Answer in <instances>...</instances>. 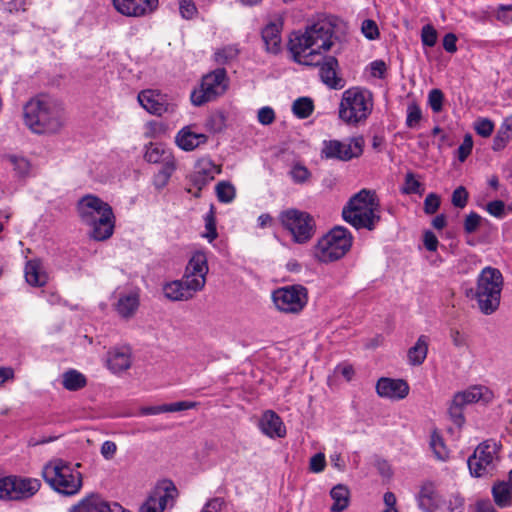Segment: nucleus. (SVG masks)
<instances>
[{"instance_id": "dca6fc26", "label": "nucleus", "mask_w": 512, "mask_h": 512, "mask_svg": "<svg viewBox=\"0 0 512 512\" xmlns=\"http://www.w3.org/2000/svg\"><path fill=\"white\" fill-rule=\"evenodd\" d=\"M177 496V488L171 481L159 484L141 505L140 512H163L167 506H172Z\"/></svg>"}, {"instance_id": "1a4fd4ad", "label": "nucleus", "mask_w": 512, "mask_h": 512, "mask_svg": "<svg viewBox=\"0 0 512 512\" xmlns=\"http://www.w3.org/2000/svg\"><path fill=\"white\" fill-rule=\"evenodd\" d=\"M499 447L496 441L486 440L475 448L467 460L471 476L480 478L494 473L499 462Z\"/></svg>"}, {"instance_id": "423d86ee", "label": "nucleus", "mask_w": 512, "mask_h": 512, "mask_svg": "<svg viewBox=\"0 0 512 512\" xmlns=\"http://www.w3.org/2000/svg\"><path fill=\"white\" fill-rule=\"evenodd\" d=\"M504 279L499 269L487 266L477 277L475 290L470 289L478 308L484 315H491L500 306Z\"/></svg>"}, {"instance_id": "393cba45", "label": "nucleus", "mask_w": 512, "mask_h": 512, "mask_svg": "<svg viewBox=\"0 0 512 512\" xmlns=\"http://www.w3.org/2000/svg\"><path fill=\"white\" fill-rule=\"evenodd\" d=\"M207 140V135L193 131L190 125L180 129L175 136L176 145L183 151H193Z\"/></svg>"}, {"instance_id": "3c124183", "label": "nucleus", "mask_w": 512, "mask_h": 512, "mask_svg": "<svg viewBox=\"0 0 512 512\" xmlns=\"http://www.w3.org/2000/svg\"><path fill=\"white\" fill-rule=\"evenodd\" d=\"M495 17L504 25H510L512 23V4L498 5Z\"/></svg>"}, {"instance_id": "c03bdc74", "label": "nucleus", "mask_w": 512, "mask_h": 512, "mask_svg": "<svg viewBox=\"0 0 512 512\" xmlns=\"http://www.w3.org/2000/svg\"><path fill=\"white\" fill-rule=\"evenodd\" d=\"M204 222L206 232L203 234V237L211 243L218 236L216 218L212 209L204 216Z\"/></svg>"}, {"instance_id": "f03ea898", "label": "nucleus", "mask_w": 512, "mask_h": 512, "mask_svg": "<svg viewBox=\"0 0 512 512\" xmlns=\"http://www.w3.org/2000/svg\"><path fill=\"white\" fill-rule=\"evenodd\" d=\"M24 120L34 133H55L63 125V108L53 97L41 94L24 106Z\"/></svg>"}, {"instance_id": "e2e57ef3", "label": "nucleus", "mask_w": 512, "mask_h": 512, "mask_svg": "<svg viewBox=\"0 0 512 512\" xmlns=\"http://www.w3.org/2000/svg\"><path fill=\"white\" fill-rule=\"evenodd\" d=\"M512 136V117L506 118L502 123L498 134L497 140L501 139L504 142H507Z\"/></svg>"}, {"instance_id": "4be33fe9", "label": "nucleus", "mask_w": 512, "mask_h": 512, "mask_svg": "<svg viewBox=\"0 0 512 512\" xmlns=\"http://www.w3.org/2000/svg\"><path fill=\"white\" fill-rule=\"evenodd\" d=\"M115 9L125 16L139 17L153 11L158 0H112Z\"/></svg>"}, {"instance_id": "79ce46f5", "label": "nucleus", "mask_w": 512, "mask_h": 512, "mask_svg": "<svg viewBox=\"0 0 512 512\" xmlns=\"http://www.w3.org/2000/svg\"><path fill=\"white\" fill-rule=\"evenodd\" d=\"M430 447L437 459L445 461L448 458V450L438 434L433 433L431 435Z\"/></svg>"}, {"instance_id": "412c9836", "label": "nucleus", "mask_w": 512, "mask_h": 512, "mask_svg": "<svg viewBox=\"0 0 512 512\" xmlns=\"http://www.w3.org/2000/svg\"><path fill=\"white\" fill-rule=\"evenodd\" d=\"M317 66H320L321 81L330 89L340 90L345 86L343 78L338 76V60L334 56H324Z\"/></svg>"}, {"instance_id": "6ab92c4d", "label": "nucleus", "mask_w": 512, "mask_h": 512, "mask_svg": "<svg viewBox=\"0 0 512 512\" xmlns=\"http://www.w3.org/2000/svg\"><path fill=\"white\" fill-rule=\"evenodd\" d=\"M220 172V167L217 166L210 158H200L195 163L194 171L189 177L191 184L198 190V192L195 193V196L198 197L200 191Z\"/></svg>"}, {"instance_id": "37998d69", "label": "nucleus", "mask_w": 512, "mask_h": 512, "mask_svg": "<svg viewBox=\"0 0 512 512\" xmlns=\"http://www.w3.org/2000/svg\"><path fill=\"white\" fill-rule=\"evenodd\" d=\"M403 194H419L421 195L424 191L422 184L415 178L412 172H408L405 175V183L402 188Z\"/></svg>"}, {"instance_id": "2eb2a0df", "label": "nucleus", "mask_w": 512, "mask_h": 512, "mask_svg": "<svg viewBox=\"0 0 512 512\" xmlns=\"http://www.w3.org/2000/svg\"><path fill=\"white\" fill-rule=\"evenodd\" d=\"M363 152V139L352 138L348 141H324L322 155L327 159L349 161L359 157Z\"/></svg>"}, {"instance_id": "69168bd1", "label": "nucleus", "mask_w": 512, "mask_h": 512, "mask_svg": "<svg viewBox=\"0 0 512 512\" xmlns=\"http://www.w3.org/2000/svg\"><path fill=\"white\" fill-rule=\"evenodd\" d=\"M448 512H463L464 511V499L456 494L451 495L447 503Z\"/></svg>"}, {"instance_id": "b1692460", "label": "nucleus", "mask_w": 512, "mask_h": 512, "mask_svg": "<svg viewBox=\"0 0 512 512\" xmlns=\"http://www.w3.org/2000/svg\"><path fill=\"white\" fill-rule=\"evenodd\" d=\"M258 427L264 435L270 438H282L286 435L282 419L272 410H267L262 414Z\"/></svg>"}, {"instance_id": "052dcab7", "label": "nucleus", "mask_w": 512, "mask_h": 512, "mask_svg": "<svg viewBox=\"0 0 512 512\" xmlns=\"http://www.w3.org/2000/svg\"><path fill=\"white\" fill-rule=\"evenodd\" d=\"M487 211L496 218H503L505 215V204L501 200H494L487 204Z\"/></svg>"}, {"instance_id": "39448f33", "label": "nucleus", "mask_w": 512, "mask_h": 512, "mask_svg": "<svg viewBox=\"0 0 512 512\" xmlns=\"http://www.w3.org/2000/svg\"><path fill=\"white\" fill-rule=\"evenodd\" d=\"M79 467V463L73 465L62 459H55L44 465L42 477L55 492L74 496L80 492L83 484Z\"/></svg>"}, {"instance_id": "aec40b11", "label": "nucleus", "mask_w": 512, "mask_h": 512, "mask_svg": "<svg viewBox=\"0 0 512 512\" xmlns=\"http://www.w3.org/2000/svg\"><path fill=\"white\" fill-rule=\"evenodd\" d=\"M376 392L382 398L401 400L408 395L409 385L402 379L383 377L377 381Z\"/></svg>"}, {"instance_id": "6e6552de", "label": "nucleus", "mask_w": 512, "mask_h": 512, "mask_svg": "<svg viewBox=\"0 0 512 512\" xmlns=\"http://www.w3.org/2000/svg\"><path fill=\"white\" fill-rule=\"evenodd\" d=\"M352 241L347 228L336 226L318 240L312 250L313 256L322 263L337 261L351 249Z\"/></svg>"}, {"instance_id": "e433bc0d", "label": "nucleus", "mask_w": 512, "mask_h": 512, "mask_svg": "<svg viewBox=\"0 0 512 512\" xmlns=\"http://www.w3.org/2000/svg\"><path fill=\"white\" fill-rule=\"evenodd\" d=\"M492 495L499 507H507L512 503V490L506 481L495 483L492 487Z\"/></svg>"}, {"instance_id": "7c9ffc66", "label": "nucleus", "mask_w": 512, "mask_h": 512, "mask_svg": "<svg viewBox=\"0 0 512 512\" xmlns=\"http://www.w3.org/2000/svg\"><path fill=\"white\" fill-rule=\"evenodd\" d=\"M109 502L98 495H91L83 499L79 504L70 509L69 512H107Z\"/></svg>"}, {"instance_id": "9d476101", "label": "nucleus", "mask_w": 512, "mask_h": 512, "mask_svg": "<svg viewBox=\"0 0 512 512\" xmlns=\"http://www.w3.org/2000/svg\"><path fill=\"white\" fill-rule=\"evenodd\" d=\"M227 87L226 70L218 68L202 78L200 87L191 93V102L195 106H201L224 94Z\"/></svg>"}, {"instance_id": "ea45409f", "label": "nucleus", "mask_w": 512, "mask_h": 512, "mask_svg": "<svg viewBox=\"0 0 512 512\" xmlns=\"http://www.w3.org/2000/svg\"><path fill=\"white\" fill-rule=\"evenodd\" d=\"M288 174L295 184H305L311 178L309 169L300 162L294 163Z\"/></svg>"}, {"instance_id": "bb28decb", "label": "nucleus", "mask_w": 512, "mask_h": 512, "mask_svg": "<svg viewBox=\"0 0 512 512\" xmlns=\"http://www.w3.org/2000/svg\"><path fill=\"white\" fill-rule=\"evenodd\" d=\"M418 507L423 512H435L441 503V496L432 482H425L417 496Z\"/></svg>"}, {"instance_id": "473e14b6", "label": "nucleus", "mask_w": 512, "mask_h": 512, "mask_svg": "<svg viewBox=\"0 0 512 512\" xmlns=\"http://www.w3.org/2000/svg\"><path fill=\"white\" fill-rule=\"evenodd\" d=\"M177 169V163L174 156L161 163V168L153 177V184L156 189H163L169 182L171 176Z\"/></svg>"}, {"instance_id": "c9c22d12", "label": "nucleus", "mask_w": 512, "mask_h": 512, "mask_svg": "<svg viewBox=\"0 0 512 512\" xmlns=\"http://www.w3.org/2000/svg\"><path fill=\"white\" fill-rule=\"evenodd\" d=\"M62 385L68 391H78L87 385V378L78 370L69 369L62 374Z\"/></svg>"}, {"instance_id": "f704fd0d", "label": "nucleus", "mask_w": 512, "mask_h": 512, "mask_svg": "<svg viewBox=\"0 0 512 512\" xmlns=\"http://www.w3.org/2000/svg\"><path fill=\"white\" fill-rule=\"evenodd\" d=\"M330 496L333 500L331 512H343L349 506L350 492L346 486L342 484L334 486L330 491Z\"/></svg>"}, {"instance_id": "c756f323", "label": "nucleus", "mask_w": 512, "mask_h": 512, "mask_svg": "<svg viewBox=\"0 0 512 512\" xmlns=\"http://www.w3.org/2000/svg\"><path fill=\"white\" fill-rule=\"evenodd\" d=\"M25 279L32 286H43L48 281V275L39 259H33L26 263Z\"/></svg>"}, {"instance_id": "8fccbe9b", "label": "nucleus", "mask_w": 512, "mask_h": 512, "mask_svg": "<svg viewBox=\"0 0 512 512\" xmlns=\"http://www.w3.org/2000/svg\"><path fill=\"white\" fill-rule=\"evenodd\" d=\"M444 94L440 89H432L428 94V104L434 113H439L443 108Z\"/></svg>"}, {"instance_id": "ddd939ff", "label": "nucleus", "mask_w": 512, "mask_h": 512, "mask_svg": "<svg viewBox=\"0 0 512 512\" xmlns=\"http://www.w3.org/2000/svg\"><path fill=\"white\" fill-rule=\"evenodd\" d=\"M493 399V393L485 386H472L464 391L454 395L452 403L449 407V414L453 422L461 426L464 423L462 409L467 404L483 401L488 403Z\"/></svg>"}, {"instance_id": "f257e3e1", "label": "nucleus", "mask_w": 512, "mask_h": 512, "mask_svg": "<svg viewBox=\"0 0 512 512\" xmlns=\"http://www.w3.org/2000/svg\"><path fill=\"white\" fill-rule=\"evenodd\" d=\"M335 19L319 16L304 31H294L288 43L292 59L301 65H318L334 45Z\"/></svg>"}, {"instance_id": "f8f14e48", "label": "nucleus", "mask_w": 512, "mask_h": 512, "mask_svg": "<svg viewBox=\"0 0 512 512\" xmlns=\"http://www.w3.org/2000/svg\"><path fill=\"white\" fill-rule=\"evenodd\" d=\"M40 488L41 482L36 478L7 476L0 479V499L15 501L28 499Z\"/></svg>"}, {"instance_id": "a18cd8bd", "label": "nucleus", "mask_w": 512, "mask_h": 512, "mask_svg": "<svg viewBox=\"0 0 512 512\" xmlns=\"http://www.w3.org/2000/svg\"><path fill=\"white\" fill-rule=\"evenodd\" d=\"M422 119V111L417 104H410L407 107L406 126L416 128Z\"/></svg>"}, {"instance_id": "7ed1b4c3", "label": "nucleus", "mask_w": 512, "mask_h": 512, "mask_svg": "<svg viewBox=\"0 0 512 512\" xmlns=\"http://www.w3.org/2000/svg\"><path fill=\"white\" fill-rule=\"evenodd\" d=\"M81 221L91 228L90 236L97 241L110 238L114 232L112 207L95 195L83 196L77 204Z\"/></svg>"}, {"instance_id": "5701e85b", "label": "nucleus", "mask_w": 512, "mask_h": 512, "mask_svg": "<svg viewBox=\"0 0 512 512\" xmlns=\"http://www.w3.org/2000/svg\"><path fill=\"white\" fill-rule=\"evenodd\" d=\"M113 306L120 318L125 320L133 318L140 306L139 290L119 293Z\"/></svg>"}, {"instance_id": "de8ad7c7", "label": "nucleus", "mask_w": 512, "mask_h": 512, "mask_svg": "<svg viewBox=\"0 0 512 512\" xmlns=\"http://www.w3.org/2000/svg\"><path fill=\"white\" fill-rule=\"evenodd\" d=\"M239 50L236 46H226L215 53V59L220 64H225L238 56Z\"/></svg>"}, {"instance_id": "0eeeda50", "label": "nucleus", "mask_w": 512, "mask_h": 512, "mask_svg": "<svg viewBox=\"0 0 512 512\" xmlns=\"http://www.w3.org/2000/svg\"><path fill=\"white\" fill-rule=\"evenodd\" d=\"M373 110V96L367 89L352 87L342 93L339 118L350 126L363 123Z\"/></svg>"}, {"instance_id": "72a5a7b5", "label": "nucleus", "mask_w": 512, "mask_h": 512, "mask_svg": "<svg viewBox=\"0 0 512 512\" xmlns=\"http://www.w3.org/2000/svg\"><path fill=\"white\" fill-rule=\"evenodd\" d=\"M174 156L170 149L159 143H149L145 146L144 159L148 163L161 164L168 158Z\"/></svg>"}, {"instance_id": "5fc2aeb1", "label": "nucleus", "mask_w": 512, "mask_h": 512, "mask_svg": "<svg viewBox=\"0 0 512 512\" xmlns=\"http://www.w3.org/2000/svg\"><path fill=\"white\" fill-rule=\"evenodd\" d=\"M421 40L424 46L433 47L437 42V32L431 25H425L421 31Z\"/></svg>"}, {"instance_id": "338daca9", "label": "nucleus", "mask_w": 512, "mask_h": 512, "mask_svg": "<svg viewBox=\"0 0 512 512\" xmlns=\"http://www.w3.org/2000/svg\"><path fill=\"white\" fill-rule=\"evenodd\" d=\"M387 70L386 63L383 60H375L370 63V71L373 77L382 79Z\"/></svg>"}, {"instance_id": "20e7f679", "label": "nucleus", "mask_w": 512, "mask_h": 512, "mask_svg": "<svg viewBox=\"0 0 512 512\" xmlns=\"http://www.w3.org/2000/svg\"><path fill=\"white\" fill-rule=\"evenodd\" d=\"M342 216L356 229H375L381 219L380 202L375 191L362 189L354 194L343 207Z\"/></svg>"}, {"instance_id": "4c0bfd02", "label": "nucleus", "mask_w": 512, "mask_h": 512, "mask_svg": "<svg viewBox=\"0 0 512 512\" xmlns=\"http://www.w3.org/2000/svg\"><path fill=\"white\" fill-rule=\"evenodd\" d=\"M314 110L313 100L309 97H300L293 102L292 112L299 119L308 118Z\"/></svg>"}, {"instance_id": "58836bf2", "label": "nucleus", "mask_w": 512, "mask_h": 512, "mask_svg": "<svg viewBox=\"0 0 512 512\" xmlns=\"http://www.w3.org/2000/svg\"><path fill=\"white\" fill-rule=\"evenodd\" d=\"M4 159L13 167L18 177H25L29 174L30 162L25 157L11 154L5 156Z\"/></svg>"}, {"instance_id": "a19ab883", "label": "nucleus", "mask_w": 512, "mask_h": 512, "mask_svg": "<svg viewBox=\"0 0 512 512\" xmlns=\"http://www.w3.org/2000/svg\"><path fill=\"white\" fill-rule=\"evenodd\" d=\"M217 198L222 203H230L236 196L235 187L227 181H221L215 188Z\"/></svg>"}, {"instance_id": "0e129e2a", "label": "nucleus", "mask_w": 512, "mask_h": 512, "mask_svg": "<svg viewBox=\"0 0 512 512\" xmlns=\"http://www.w3.org/2000/svg\"><path fill=\"white\" fill-rule=\"evenodd\" d=\"M423 244L428 251L434 252L438 248L439 241L432 231L427 230L423 234Z\"/></svg>"}, {"instance_id": "49530a36", "label": "nucleus", "mask_w": 512, "mask_h": 512, "mask_svg": "<svg viewBox=\"0 0 512 512\" xmlns=\"http://www.w3.org/2000/svg\"><path fill=\"white\" fill-rule=\"evenodd\" d=\"M483 221V218L476 212L472 211L470 212L464 219L463 228L465 233L472 234L476 232L481 223Z\"/></svg>"}, {"instance_id": "603ef678", "label": "nucleus", "mask_w": 512, "mask_h": 512, "mask_svg": "<svg viewBox=\"0 0 512 512\" xmlns=\"http://www.w3.org/2000/svg\"><path fill=\"white\" fill-rule=\"evenodd\" d=\"M474 128L478 135L482 137H489L494 130V124L491 120L482 118L476 121Z\"/></svg>"}, {"instance_id": "774afa93", "label": "nucleus", "mask_w": 512, "mask_h": 512, "mask_svg": "<svg viewBox=\"0 0 512 512\" xmlns=\"http://www.w3.org/2000/svg\"><path fill=\"white\" fill-rule=\"evenodd\" d=\"M225 506V500L222 497L209 499L203 506L208 512H220Z\"/></svg>"}, {"instance_id": "c85d7f7f", "label": "nucleus", "mask_w": 512, "mask_h": 512, "mask_svg": "<svg viewBox=\"0 0 512 512\" xmlns=\"http://www.w3.org/2000/svg\"><path fill=\"white\" fill-rule=\"evenodd\" d=\"M108 368L113 373H120L131 366V350L129 347H119L108 353Z\"/></svg>"}, {"instance_id": "864d4df0", "label": "nucleus", "mask_w": 512, "mask_h": 512, "mask_svg": "<svg viewBox=\"0 0 512 512\" xmlns=\"http://www.w3.org/2000/svg\"><path fill=\"white\" fill-rule=\"evenodd\" d=\"M473 148V140L470 134H466L462 144L457 150L458 159L460 162H464L467 157L471 154Z\"/></svg>"}, {"instance_id": "bf43d9fd", "label": "nucleus", "mask_w": 512, "mask_h": 512, "mask_svg": "<svg viewBox=\"0 0 512 512\" xmlns=\"http://www.w3.org/2000/svg\"><path fill=\"white\" fill-rule=\"evenodd\" d=\"M326 466V459L323 453H317L311 457L309 469L314 473H320Z\"/></svg>"}, {"instance_id": "6e6d98bb", "label": "nucleus", "mask_w": 512, "mask_h": 512, "mask_svg": "<svg viewBox=\"0 0 512 512\" xmlns=\"http://www.w3.org/2000/svg\"><path fill=\"white\" fill-rule=\"evenodd\" d=\"M468 193L463 186L456 188L452 193V204L458 208H464L467 204Z\"/></svg>"}, {"instance_id": "13d9d810", "label": "nucleus", "mask_w": 512, "mask_h": 512, "mask_svg": "<svg viewBox=\"0 0 512 512\" xmlns=\"http://www.w3.org/2000/svg\"><path fill=\"white\" fill-rule=\"evenodd\" d=\"M257 118L262 125H270L275 120L274 110L269 106L262 107L258 110Z\"/></svg>"}, {"instance_id": "4468645a", "label": "nucleus", "mask_w": 512, "mask_h": 512, "mask_svg": "<svg viewBox=\"0 0 512 512\" xmlns=\"http://www.w3.org/2000/svg\"><path fill=\"white\" fill-rule=\"evenodd\" d=\"M278 310L286 313H298L307 304V289L302 285L279 288L272 294Z\"/></svg>"}, {"instance_id": "a211bd4d", "label": "nucleus", "mask_w": 512, "mask_h": 512, "mask_svg": "<svg viewBox=\"0 0 512 512\" xmlns=\"http://www.w3.org/2000/svg\"><path fill=\"white\" fill-rule=\"evenodd\" d=\"M138 102L149 113L162 116L165 113H173L175 104L170 103L167 96L157 90H143L138 94Z\"/></svg>"}, {"instance_id": "680f3d73", "label": "nucleus", "mask_w": 512, "mask_h": 512, "mask_svg": "<svg viewBox=\"0 0 512 512\" xmlns=\"http://www.w3.org/2000/svg\"><path fill=\"white\" fill-rule=\"evenodd\" d=\"M362 32L366 38L373 40L379 35V30L373 20H364L362 23Z\"/></svg>"}, {"instance_id": "9b49d317", "label": "nucleus", "mask_w": 512, "mask_h": 512, "mask_svg": "<svg viewBox=\"0 0 512 512\" xmlns=\"http://www.w3.org/2000/svg\"><path fill=\"white\" fill-rule=\"evenodd\" d=\"M280 221L297 243H306L315 233V221L307 212L288 209L280 214Z\"/></svg>"}, {"instance_id": "09e8293b", "label": "nucleus", "mask_w": 512, "mask_h": 512, "mask_svg": "<svg viewBox=\"0 0 512 512\" xmlns=\"http://www.w3.org/2000/svg\"><path fill=\"white\" fill-rule=\"evenodd\" d=\"M179 12L183 19L192 20L196 17L198 9L192 0H178Z\"/></svg>"}, {"instance_id": "f3484780", "label": "nucleus", "mask_w": 512, "mask_h": 512, "mask_svg": "<svg viewBox=\"0 0 512 512\" xmlns=\"http://www.w3.org/2000/svg\"><path fill=\"white\" fill-rule=\"evenodd\" d=\"M208 270L206 254L202 251H197L190 258L183 277L198 292L205 286Z\"/></svg>"}, {"instance_id": "2f4dec72", "label": "nucleus", "mask_w": 512, "mask_h": 512, "mask_svg": "<svg viewBox=\"0 0 512 512\" xmlns=\"http://www.w3.org/2000/svg\"><path fill=\"white\" fill-rule=\"evenodd\" d=\"M428 346L429 337L426 335L419 336L416 343L408 350L409 363L413 366L421 365L427 357Z\"/></svg>"}, {"instance_id": "a878e982", "label": "nucleus", "mask_w": 512, "mask_h": 512, "mask_svg": "<svg viewBox=\"0 0 512 512\" xmlns=\"http://www.w3.org/2000/svg\"><path fill=\"white\" fill-rule=\"evenodd\" d=\"M163 292L165 297L169 300L185 301L191 299L197 290L192 288L183 277L181 280H175L164 285Z\"/></svg>"}, {"instance_id": "cd10ccee", "label": "nucleus", "mask_w": 512, "mask_h": 512, "mask_svg": "<svg viewBox=\"0 0 512 512\" xmlns=\"http://www.w3.org/2000/svg\"><path fill=\"white\" fill-rule=\"evenodd\" d=\"M281 29L282 22L280 20L268 23L262 29V40L265 44L266 51L277 54L281 50Z\"/></svg>"}, {"instance_id": "4d7b16f0", "label": "nucleus", "mask_w": 512, "mask_h": 512, "mask_svg": "<svg viewBox=\"0 0 512 512\" xmlns=\"http://www.w3.org/2000/svg\"><path fill=\"white\" fill-rule=\"evenodd\" d=\"M440 206V198L435 193H430L424 200V211L426 214H434L437 212Z\"/></svg>"}]
</instances>
